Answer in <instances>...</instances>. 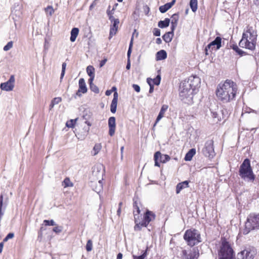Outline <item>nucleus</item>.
I'll list each match as a JSON object with an SVG mask.
<instances>
[{"label":"nucleus","instance_id":"1","mask_svg":"<svg viewBox=\"0 0 259 259\" xmlns=\"http://www.w3.org/2000/svg\"><path fill=\"white\" fill-rule=\"evenodd\" d=\"M237 90L236 83L231 80L227 79L224 83L219 84L216 95L223 103H228L235 99Z\"/></svg>","mask_w":259,"mask_h":259},{"label":"nucleus","instance_id":"2","mask_svg":"<svg viewBox=\"0 0 259 259\" xmlns=\"http://www.w3.org/2000/svg\"><path fill=\"white\" fill-rule=\"evenodd\" d=\"M257 36L256 32L251 27H248L242 34V39L239 43V46L251 51L254 50Z\"/></svg>","mask_w":259,"mask_h":259},{"label":"nucleus","instance_id":"3","mask_svg":"<svg viewBox=\"0 0 259 259\" xmlns=\"http://www.w3.org/2000/svg\"><path fill=\"white\" fill-rule=\"evenodd\" d=\"M180 98L185 103L191 104L193 103L194 90L190 88L188 83L181 82L180 85Z\"/></svg>","mask_w":259,"mask_h":259},{"label":"nucleus","instance_id":"4","mask_svg":"<svg viewBox=\"0 0 259 259\" xmlns=\"http://www.w3.org/2000/svg\"><path fill=\"white\" fill-rule=\"evenodd\" d=\"M239 172L240 176L244 180L250 181H253L254 180L255 176L250 166V160L247 158L245 159L241 164Z\"/></svg>","mask_w":259,"mask_h":259},{"label":"nucleus","instance_id":"5","mask_svg":"<svg viewBox=\"0 0 259 259\" xmlns=\"http://www.w3.org/2000/svg\"><path fill=\"white\" fill-rule=\"evenodd\" d=\"M258 229H259V214H250L245 222V228L242 230V233L246 235L252 230Z\"/></svg>","mask_w":259,"mask_h":259},{"label":"nucleus","instance_id":"6","mask_svg":"<svg viewBox=\"0 0 259 259\" xmlns=\"http://www.w3.org/2000/svg\"><path fill=\"white\" fill-rule=\"evenodd\" d=\"M184 239L188 245L193 246L201 242V235L199 232L195 229L187 230L184 235Z\"/></svg>","mask_w":259,"mask_h":259},{"label":"nucleus","instance_id":"7","mask_svg":"<svg viewBox=\"0 0 259 259\" xmlns=\"http://www.w3.org/2000/svg\"><path fill=\"white\" fill-rule=\"evenodd\" d=\"M233 256L234 251L231 245L226 240H223L219 252V258L232 259Z\"/></svg>","mask_w":259,"mask_h":259},{"label":"nucleus","instance_id":"8","mask_svg":"<svg viewBox=\"0 0 259 259\" xmlns=\"http://www.w3.org/2000/svg\"><path fill=\"white\" fill-rule=\"evenodd\" d=\"M181 255L182 259H198L199 255V250L197 247L184 249L182 251Z\"/></svg>","mask_w":259,"mask_h":259},{"label":"nucleus","instance_id":"9","mask_svg":"<svg viewBox=\"0 0 259 259\" xmlns=\"http://www.w3.org/2000/svg\"><path fill=\"white\" fill-rule=\"evenodd\" d=\"M203 154L209 158H212L215 155L213 141L212 140H208L206 141L204 147L202 150Z\"/></svg>","mask_w":259,"mask_h":259},{"label":"nucleus","instance_id":"10","mask_svg":"<svg viewBox=\"0 0 259 259\" xmlns=\"http://www.w3.org/2000/svg\"><path fill=\"white\" fill-rule=\"evenodd\" d=\"M155 218V214L153 212L147 210L144 215L143 221L142 222L140 221V229L138 231L141 230L142 227H146L149 223L153 221Z\"/></svg>","mask_w":259,"mask_h":259},{"label":"nucleus","instance_id":"11","mask_svg":"<svg viewBox=\"0 0 259 259\" xmlns=\"http://www.w3.org/2000/svg\"><path fill=\"white\" fill-rule=\"evenodd\" d=\"M222 39L220 37L217 36L214 40L209 44L205 49V54H208V51L209 50L211 51L215 47L216 50L219 49L221 47Z\"/></svg>","mask_w":259,"mask_h":259},{"label":"nucleus","instance_id":"12","mask_svg":"<svg viewBox=\"0 0 259 259\" xmlns=\"http://www.w3.org/2000/svg\"><path fill=\"white\" fill-rule=\"evenodd\" d=\"M140 208L138 206L137 203L135 202L134 203L133 213L135 223V226L134 227V230L135 231H138V230L140 229Z\"/></svg>","mask_w":259,"mask_h":259},{"label":"nucleus","instance_id":"13","mask_svg":"<svg viewBox=\"0 0 259 259\" xmlns=\"http://www.w3.org/2000/svg\"><path fill=\"white\" fill-rule=\"evenodd\" d=\"M182 83H188L190 85V88L195 91L200 83V79L198 76H191L188 80L184 81Z\"/></svg>","mask_w":259,"mask_h":259},{"label":"nucleus","instance_id":"14","mask_svg":"<svg viewBox=\"0 0 259 259\" xmlns=\"http://www.w3.org/2000/svg\"><path fill=\"white\" fill-rule=\"evenodd\" d=\"M14 76L12 75L7 82L1 84V89L6 91H12L14 87Z\"/></svg>","mask_w":259,"mask_h":259},{"label":"nucleus","instance_id":"15","mask_svg":"<svg viewBox=\"0 0 259 259\" xmlns=\"http://www.w3.org/2000/svg\"><path fill=\"white\" fill-rule=\"evenodd\" d=\"M254 252L250 249H244L237 254V259H253Z\"/></svg>","mask_w":259,"mask_h":259},{"label":"nucleus","instance_id":"16","mask_svg":"<svg viewBox=\"0 0 259 259\" xmlns=\"http://www.w3.org/2000/svg\"><path fill=\"white\" fill-rule=\"evenodd\" d=\"M108 124L109 126V135L112 137L114 135L115 131V118L114 117H110L108 119Z\"/></svg>","mask_w":259,"mask_h":259},{"label":"nucleus","instance_id":"17","mask_svg":"<svg viewBox=\"0 0 259 259\" xmlns=\"http://www.w3.org/2000/svg\"><path fill=\"white\" fill-rule=\"evenodd\" d=\"M87 88L86 87L85 80L83 78H80L79 80V89L76 93V95L78 96H80V93L84 94L87 93Z\"/></svg>","mask_w":259,"mask_h":259},{"label":"nucleus","instance_id":"18","mask_svg":"<svg viewBox=\"0 0 259 259\" xmlns=\"http://www.w3.org/2000/svg\"><path fill=\"white\" fill-rule=\"evenodd\" d=\"M168 106L167 105H163L162 106L160 111L157 117L155 122L154 124V127L160 120V119L164 116L165 112L166 111V110L168 109Z\"/></svg>","mask_w":259,"mask_h":259},{"label":"nucleus","instance_id":"19","mask_svg":"<svg viewBox=\"0 0 259 259\" xmlns=\"http://www.w3.org/2000/svg\"><path fill=\"white\" fill-rule=\"evenodd\" d=\"M118 100V94L116 92H115L113 94V98L112 99L111 104L110 106L111 112L114 113L116 111L117 104Z\"/></svg>","mask_w":259,"mask_h":259},{"label":"nucleus","instance_id":"20","mask_svg":"<svg viewBox=\"0 0 259 259\" xmlns=\"http://www.w3.org/2000/svg\"><path fill=\"white\" fill-rule=\"evenodd\" d=\"M176 3V0H172L170 3H167L165 5L159 7V11L162 13H165L167 10L170 9Z\"/></svg>","mask_w":259,"mask_h":259},{"label":"nucleus","instance_id":"21","mask_svg":"<svg viewBox=\"0 0 259 259\" xmlns=\"http://www.w3.org/2000/svg\"><path fill=\"white\" fill-rule=\"evenodd\" d=\"M119 23V20H116L114 22H113L112 25L111 26L110 29V37H112L116 33L118 29V25Z\"/></svg>","mask_w":259,"mask_h":259},{"label":"nucleus","instance_id":"22","mask_svg":"<svg viewBox=\"0 0 259 259\" xmlns=\"http://www.w3.org/2000/svg\"><path fill=\"white\" fill-rule=\"evenodd\" d=\"M87 72L90 77L89 82H93L95 78V68L93 66H88L87 68Z\"/></svg>","mask_w":259,"mask_h":259},{"label":"nucleus","instance_id":"23","mask_svg":"<svg viewBox=\"0 0 259 259\" xmlns=\"http://www.w3.org/2000/svg\"><path fill=\"white\" fill-rule=\"evenodd\" d=\"M167 57V54L165 51L160 50L157 52L156 54V59L157 60H162L166 59Z\"/></svg>","mask_w":259,"mask_h":259},{"label":"nucleus","instance_id":"24","mask_svg":"<svg viewBox=\"0 0 259 259\" xmlns=\"http://www.w3.org/2000/svg\"><path fill=\"white\" fill-rule=\"evenodd\" d=\"M196 154V150L194 148L191 149L186 154L184 159L186 161H190Z\"/></svg>","mask_w":259,"mask_h":259},{"label":"nucleus","instance_id":"25","mask_svg":"<svg viewBox=\"0 0 259 259\" xmlns=\"http://www.w3.org/2000/svg\"><path fill=\"white\" fill-rule=\"evenodd\" d=\"M188 184L189 183L187 181H185L183 182L179 183L176 187V193L178 194L183 188L188 187Z\"/></svg>","mask_w":259,"mask_h":259},{"label":"nucleus","instance_id":"26","mask_svg":"<svg viewBox=\"0 0 259 259\" xmlns=\"http://www.w3.org/2000/svg\"><path fill=\"white\" fill-rule=\"evenodd\" d=\"M79 29L78 28H73L71 31V36L70 38L71 42H74L76 40V38L78 34Z\"/></svg>","mask_w":259,"mask_h":259},{"label":"nucleus","instance_id":"27","mask_svg":"<svg viewBox=\"0 0 259 259\" xmlns=\"http://www.w3.org/2000/svg\"><path fill=\"white\" fill-rule=\"evenodd\" d=\"M93 190L97 193H100L103 189V183L102 180H99L96 186L93 185Z\"/></svg>","mask_w":259,"mask_h":259},{"label":"nucleus","instance_id":"28","mask_svg":"<svg viewBox=\"0 0 259 259\" xmlns=\"http://www.w3.org/2000/svg\"><path fill=\"white\" fill-rule=\"evenodd\" d=\"M170 20L168 18H165L164 20L160 21L158 22V25L160 28H163L169 26Z\"/></svg>","mask_w":259,"mask_h":259},{"label":"nucleus","instance_id":"29","mask_svg":"<svg viewBox=\"0 0 259 259\" xmlns=\"http://www.w3.org/2000/svg\"><path fill=\"white\" fill-rule=\"evenodd\" d=\"M173 36L174 34L172 33V32H168L164 34L162 37L166 42H169L171 41Z\"/></svg>","mask_w":259,"mask_h":259},{"label":"nucleus","instance_id":"30","mask_svg":"<svg viewBox=\"0 0 259 259\" xmlns=\"http://www.w3.org/2000/svg\"><path fill=\"white\" fill-rule=\"evenodd\" d=\"M101 148L102 146L101 144H96L93 149L92 155L94 156L97 155L101 150Z\"/></svg>","mask_w":259,"mask_h":259},{"label":"nucleus","instance_id":"31","mask_svg":"<svg viewBox=\"0 0 259 259\" xmlns=\"http://www.w3.org/2000/svg\"><path fill=\"white\" fill-rule=\"evenodd\" d=\"M159 161L162 163H165L166 162L170 160V157L168 155L164 154L162 155L160 153L159 156Z\"/></svg>","mask_w":259,"mask_h":259},{"label":"nucleus","instance_id":"32","mask_svg":"<svg viewBox=\"0 0 259 259\" xmlns=\"http://www.w3.org/2000/svg\"><path fill=\"white\" fill-rule=\"evenodd\" d=\"M190 6L193 12H195L197 10V0H190Z\"/></svg>","mask_w":259,"mask_h":259},{"label":"nucleus","instance_id":"33","mask_svg":"<svg viewBox=\"0 0 259 259\" xmlns=\"http://www.w3.org/2000/svg\"><path fill=\"white\" fill-rule=\"evenodd\" d=\"M3 195H1L0 196V220L2 219L4 214V211H3ZM5 209V208H4Z\"/></svg>","mask_w":259,"mask_h":259},{"label":"nucleus","instance_id":"34","mask_svg":"<svg viewBox=\"0 0 259 259\" xmlns=\"http://www.w3.org/2000/svg\"><path fill=\"white\" fill-rule=\"evenodd\" d=\"M63 185L64 186V187L65 188V187H72L73 186V184L70 181L69 178H66L64 179V180L63 181Z\"/></svg>","mask_w":259,"mask_h":259},{"label":"nucleus","instance_id":"35","mask_svg":"<svg viewBox=\"0 0 259 259\" xmlns=\"http://www.w3.org/2000/svg\"><path fill=\"white\" fill-rule=\"evenodd\" d=\"M160 152L159 151L156 152L154 154V161H155V166H160V164L158 162V160H159V156L160 155Z\"/></svg>","mask_w":259,"mask_h":259},{"label":"nucleus","instance_id":"36","mask_svg":"<svg viewBox=\"0 0 259 259\" xmlns=\"http://www.w3.org/2000/svg\"><path fill=\"white\" fill-rule=\"evenodd\" d=\"M90 84V89L92 91L94 92L95 93H98L99 92V90L98 88L95 85L93 82H89Z\"/></svg>","mask_w":259,"mask_h":259},{"label":"nucleus","instance_id":"37","mask_svg":"<svg viewBox=\"0 0 259 259\" xmlns=\"http://www.w3.org/2000/svg\"><path fill=\"white\" fill-rule=\"evenodd\" d=\"M179 20V15L177 14H174L171 16V24L177 25Z\"/></svg>","mask_w":259,"mask_h":259},{"label":"nucleus","instance_id":"38","mask_svg":"<svg viewBox=\"0 0 259 259\" xmlns=\"http://www.w3.org/2000/svg\"><path fill=\"white\" fill-rule=\"evenodd\" d=\"M231 48L239 55H241L244 53V52L241 49H240L236 45H233L232 46H231Z\"/></svg>","mask_w":259,"mask_h":259},{"label":"nucleus","instance_id":"39","mask_svg":"<svg viewBox=\"0 0 259 259\" xmlns=\"http://www.w3.org/2000/svg\"><path fill=\"white\" fill-rule=\"evenodd\" d=\"M13 42L12 41H10L8 42V44L4 47V50L5 51H8L10 50L11 49L13 48Z\"/></svg>","mask_w":259,"mask_h":259},{"label":"nucleus","instance_id":"40","mask_svg":"<svg viewBox=\"0 0 259 259\" xmlns=\"http://www.w3.org/2000/svg\"><path fill=\"white\" fill-rule=\"evenodd\" d=\"M86 250L88 251H91L93 249V243L91 240H89L86 244Z\"/></svg>","mask_w":259,"mask_h":259},{"label":"nucleus","instance_id":"41","mask_svg":"<svg viewBox=\"0 0 259 259\" xmlns=\"http://www.w3.org/2000/svg\"><path fill=\"white\" fill-rule=\"evenodd\" d=\"M66 65H67L66 63L65 62L63 63V64L62 65V71H61V76H60L61 80L63 78V77L64 76Z\"/></svg>","mask_w":259,"mask_h":259},{"label":"nucleus","instance_id":"42","mask_svg":"<svg viewBox=\"0 0 259 259\" xmlns=\"http://www.w3.org/2000/svg\"><path fill=\"white\" fill-rule=\"evenodd\" d=\"M161 77L160 75H158L156 77L152 79L153 83L157 85H158L160 83Z\"/></svg>","mask_w":259,"mask_h":259},{"label":"nucleus","instance_id":"43","mask_svg":"<svg viewBox=\"0 0 259 259\" xmlns=\"http://www.w3.org/2000/svg\"><path fill=\"white\" fill-rule=\"evenodd\" d=\"M44 224L46 226H55L56 225L55 222L53 220H51L50 221L46 220H44Z\"/></svg>","mask_w":259,"mask_h":259},{"label":"nucleus","instance_id":"44","mask_svg":"<svg viewBox=\"0 0 259 259\" xmlns=\"http://www.w3.org/2000/svg\"><path fill=\"white\" fill-rule=\"evenodd\" d=\"M147 256V251H145L143 254L140 256L133 255L134 259H146Z\"/></svg>","mask_w":259,"mask_h":259},{"label":"nucleus","instance_id":"45","mask_svg":"<svg viewBox=\"0 0 259 259\" xmlns=\"http://www.w3.org/2000/svg\"><path fill=\"white\" fill-rule=\"evenodd\" d=\"M75 123V120H74L73 119H71L66 122V125L68 127H73L74 126Z\"/></svg>","mask_w":259,"mask_h":259},{"label":"nucleus","instance_id":"46","mask_svg":"<svg viewBox=\"0 0 259 259\" xmlns=\"http://www.w3.org/2000/svg\"><path fill=\"white\" fill-rule=\"evenodd\" d=\"M46 11L47 13H48L50 15V16H52L54 12L53 8L51 6H48L46 9Z\"/></svg>","mask_w":259,"mask_h":259},{"label":"nucleus","instance_id":"47","mask_svg":"<svg viewBox=\"0 0 259 259\" xmlns=\"http://www.w3.org/2000/svg\"><path fill=\"white\" fill-rule=\"evenodd\" d=\"M62 101V99L60 97H56L53 99V100L52 101V102L54 105H57L59 104L60 102H61Z\"/></svg>","mask_w":259,"mask_h":259},{"label":"nucleus","instance_id":"48","mask_svg":"<svg viewBox=\"0 0 259 259\" xmlns=\"http://www.w3.org/2000/svg\"><path fill=\"white\" fill-rule=\"evenodd\" d=\"M14 234L13 233H9L7 236L4 238V242H6L9 239H12L14 237Z\"/></svg>","mask_w":259,"mask_h":259},{"label":"nucleus","instance_id":"49","mask_svg":"<svg viewBox=\"0 0 259 259\" xmlns=\"http://www.w3.org/2000/svg\"><path fill=\"white\" fill-rule=\"evenodd\" d=\"M63 229L62 227L61 226H57L53 228V231L56 233H59L62 232Z\"/></svg>","mask_w":259,"mask_h":259},{"label":"nucleus","instance_id":"50","mask_svg":"<svg viewBox=\"0 0 259 259\" xmlns=\"http://www.w3.org/2000/svg\"><path fill=\"white\" fill-rule=\"evenodd\" d=\"M153 33L155 36H159L160 35V30L158 28H154Z\"/></svg>","mask_w":259,"mask_h":259},{"label":"nucleus","instance_id":"51","mask_svg":"<svg viewBox=\"0 0 259 259\" xmlns=\"http://www.w3.org/2000/svg\"><path fill=\"white\" fill-rule=\"evenodd\" d=\"M107 14L109 16V19L112 23L114 22V21L116 20H118V19H116L113 16H112L110 12H108Z\"/></svg>","mask_w":259,"mask_h":259},{"label":"nucleus","instance_id":"52","mask_svg":"<svg viewBox=\"0 0 259 259\" xmlns=\"http://www.w3.org/2000/svg\"><path fill=\"white\" fill-rule=\"evenodd\" d=\"M132 86H133V89H134V90L136 92H137L138 93L140 92V87L139 85L136 84H133Z\"/></svg>","mask_w":259,"mask_h":259},{"label":"nucleus","instance_id":"53","mask_svg":"<svg viewBox=\"0 0 259 259\" xmlns=\"http://www.w3.org/2000/svg\"><path fill=\"white\" fill-rule=\"evenodd\" d=\"M132 48H131V47L128 48V50L127 51V59H130L131 54L132 53Z\"/></svg>","mask_w":259,"mask_h":259},{"label":"nucleus","instance_id":"54","mask_svg":"<svg viewBox=\"0 0 259 259\" xmlns=\"http://www.w3.org/2000/svg\"><path fill=\"white\" fill-rule=\"evenodd\" d=\"M107 61V60L106 59H104V60H102L100 63V67H102L105 64Z\"/></svg>","mask_w":259,"mask_h":259},{"label":"nucleus","instance_id":"55","mask_svg":"<svg viewBox=\"0 0 259 259\" xmlns=\"http://www.w3.org/2000/svg\"><path fill=\"white\" fill-rule=\"evenodd\" d=\"M177 25L171 24V31L170 32H172V33L174 34V31L176 28Z\"/></svg>","mask_w":259,"mask_h":259},{"label":"nucleus","instance_id":"56","mask_svg":"<svg viewBox=\"0 0 259 259\" xmlns=\"http://www.w3.org/2000/svg\"><path fill=\"white\" fill-rule=\"evenodd\" d=\"M147 82L148 84L149 85V86L153 85V81H152V79H151L150 78H148L147 79Z\"/></svg>","mask_w":259,"mask_h":259},{"label":"nucleus","instance_id":"57","mask_svg":"<svg viewBox=\"0 0 259 259\" xmlns=\"http://www.w3.org/2000/svg\"><path fill=\"white\" fill-rule=\"evenodd\" d=\"M131 68V61H130V59H127V65H126V69L127 70H129Z\"/></svg>","mask_w":259,"mask_h":259},{"label":"nucleus","instance_id":"58","mask_svg":"<svg viewBox=\"0 0 259 259\" xmlns=\"http://www.w3.org/2000/svg\"><path fill=\"white\" fill-rule=\"evenodd\" d=\"M153 91H154V85H150V89H149V93H152L153 92Z\"/></svg>","mask_w":259,"mask_h":259},{"label":"nucleus","instance_id":"59","mask_svg":"<svg viewBox=\"0 0 259 259\" xmlns=\"http://www.w3.org/2000/svg\"><path fill=\"white\" fill-rule=\"evenodd\" d=\"M162 40L160 38H157L156 39V43L159 45L161 44Z\"/></svg>","mask_w":259,"mask_h":259},{"label":"nucleus","instance_id":"60","mask_svg":"<svg viewBox=\"0 0 259 259\" xmlns=\"http://www.w3.org/2000/svg\"><path fill=\"white\" fill-rule=\"evenodd\" d=\"M122 254L121 253H119L117 255V259H122Z\"/></svg>","mask_w":259,"mask_h":259},{"label":"nucleus","instance_id":"61","mask_svg":"<svg viewBox=\"0 0 259 259\" xmlns=\"http://www.w3.org/2000/svg\"><path fill=\"white\" fill-rule=\"evenodd\" d=\"M112 93V90H107L106 91L105 94L106 96H109Z\"/></svg>","mask_w":259,"mask_h":259},{"label":"nucleus","instance_id":"62","mask_svg":"<svg viewBox=\"0 0 259 259\" xmlns=\"http://www.w3.org/2000/svg\"><path fill=\"white\" fill-rule=\"evenodd\" d=\"M133 45V36H132V37L131 38V41L130 43V45H129V47L132 48Z\"/></svg>","mask_w":259,"mask_h":259},{"label":"nucleus","instance_id":"63","mask_svg":"<svg viewBox=\"0 0 259 259\" xmlns=\"http://www.w3.org/2000/svg\"><path fill=\"white\" fill-rule=\"evenodd\" d=\"M3 247H4V244L3 242H1L0 243V253H1L3 251Z\"/></svg>","mask_w":259,"mask_h":259},{"label":"nucleus","instance_id":"64","mask_svg":"<svg viewBox=\"0 0 259 259\" xmlns=\"http://www.w3.org/2000/svg\"><path fill=\"white\" fill-rule=\"evenodd\" d=\"M121 213V208H118L117 211V214L118 216L120 215V214Z\"/></svg>","mask_w":259,"mask_h":259}]
</instances>
